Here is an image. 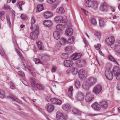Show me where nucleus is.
Returning <instances> with one entry per match:
<instances>
[{
  "mask_svg": "<svg viewBox=\"0 0 120 120\" xmlns=\"http://www.w3.org/2000/svg\"><path fill=\"white\" fill-rule=\"evenodd\" d=\"M115 38L113 37H110L107 38L105 41L107 44L111 48L115 49L117 46L115 44Z\"/></svg>",
  "mask_w": 120,
  "mask_h": 120,
  "instance_id": "nucleus-1",
  "label": "nucleus"
},
{
  "mask_svg": "<svg viewBox=\"0 0 120 120\" xmlns=\"http://www.w3.org/2000/svg\"><path fill=\"white\" fill-rule=\"evenodd\" d=\"M34 31L30 34V37L32 40H35L38 38L39 33V28L38 26L35 25L34 27Z\"/></svg>",
  "mask_w": 120,
  "mask_h": 120,
  "instance_id": "nucleus-2",
  "label": "nucleus"
},
{
  "mask_svg": "<svg viewBox=\"0 0 120 120\" xmlns=\"http://www.w3.org/2000/svg\"><path fill=\"white\" fill-rule=\"evenodd\" d=\"M105 75L106 78L109 80H111L113 78L112 72L110 69H107L105 72Z\"/></svg>",
  "mask_w": 120,
  "mask_h": 120,
  "instance_id": "nucleus-3",
  "label": "nucleus"
},
{
  "mask_svg": "<svg viewBox=\"0 0 120 120\" xmlns=\"http://www.w3.org/2000/svg\"><path fill=\"white\" fill-rule=\"evenodd\" d=\"M94 95L91 93L87 92L85 96L86 100L87 102H89L91 101L94 98Z\"/></svg>",
  "mask_w": 120,
  "mask_h": 120,
  "instance_id": "nucleus-4",
  "label": "nucleus"
},
{
  "mask_svg": "<svg viewBox=\"0 0 120 120\" xmlns=\"http://www.w3.org/2000/svg\"><path fill=\"white\" fill-rule=\"evenodd\" d=\"M102 90L101 86L100 85H96L94 87L93 89V92L96 95L98 94Z\"/></svg>",
  "mask_w": 120,
  "mask_h": 120,
  "instance_id": "nucleus-5",
  "label": "nucleus"
},
{
  "mask_svg": "<svg viewBox=\"0 0 120 120\" xmlns=\"http://www.w3.org/2000/svg\"><path fill=\"white\" fill-rule=\"evenodd\" d=\"M45 108L47 111L52 112L54 110V107L52 104L49 103L46 104Z\"/></svg>",
  "mask_w": 120,
  "mask_h": 120,
  "instance_id": "nucleus-6",
  "label": "nucleus"
},
{
  "mask_svg": "<svg viewBox=\"0 0 120 120\" xmlns=\"http://www.w3.org/2000/svg\"><path fill=\"white\" fill-rule=\"evenodd\" d=\"M99 104L101 107L103 109H106L108 107V104L107 101H106L102 100L99 103Z\"/></svg>",
  "mask_w": 120,
  "mask_h": 120,
  "instance_id": "nucleus-7",
  "label": "nucleus"
},
{
  "mask_svg": "<svg viewBox=\"0 0 120 120\" xmlns=\"http://www.w3.org/2000/svg\"><path fill=\"white\" fill-rule=\"evenodd\" d=\"M109 6L105 3L101 4L100 7V10L102 11H104L107 10L109 7Z\"/></svg>",
  "mask_w": 120,
  "mask_h": 120,
  "instance_id": "nucleus-8",
  "label": "nucleus"
},
{
  "mask_svg": "<svg viewBox=\"0 0 120 120\" xmlns=\"http://www.w3.org/2000/svg\"><path fill=\"white\" fill-rule=\"evenodd\" d=\"M88 81L89 82V83L91 86L95 84L97 80V79L95 78L91 77L88 79Z\"/></svg>",
  "mask_w": 120,
  "mask_h": 120,
  "instance_id": "nucleus-9",
  "label": "nucleus"
},
{
  "mask_svg": "<svg viewBox=\"0 0 120 120\" xmlns=\"http://www.w3.org/2000/svg\"><path fill=\"white\" fill-rule=\"evenodd\" d=\"M33 86L34 88H37L40 90H43L44 89V87L42 85L38 83L34 84Z\"/></svg>",
  "mask_w": 120,
  "mask_h": 120,
  "instance_id": "nucleus-10",
  "label": "nucleus"
},
{
  "mask_svg": "<svg viewBox=\"0 0 120 120\" xmlns=\"http://www.w3.org/2000/svg\"><path fill=\"white\" fill-rule=\"evenodd\" d=\"M64 64L66 67H69L72 66L73 64V62L71 60H68L64 61Z\"/></svg>",
  "mask_w": 120,
  "mask_h": 120,
  "instance_id": "nucleus-11",
  "label": "nucleus"
},
{
  "mask_svg": "<svg viewBox=\"0 0 120 120\" xmlns=\"http://www.w3.org/2000/svg\"><path fill=\"white\" fill-rule=\"evenodd\" d=\"M82 54L80 53H74L72 55L71 58L73 60H77L80 58Z\"/></svg>",
  "mask_w": 120,
  "mask_h": 120,
  "instance_id": "nucleus-12",
  "label": "nucleus"
},
{
  "mask_svg": "<svg viewBox=\"0 0 120 120\" xmlns=\"http://www.w3.org/2000/svg\"><path fill=\"white\" fill-rule=\"evenodd\" d=\"M91 106L93 108L96 110H100L101 109V107L99 104L95 103L92 104Z\"/></svg>",
  "mask_w": 120,
  "mask_h": 120,
  "instance_id": "nucleus-13",
  "label": "nucleus"
},
{
  "mask_svg": "<svg viewBox=\"0 0 120 120\" xmlns=\"http://www.w3.org/2000/svg\"><path fill=\"white\" fill-rule=\"evenodd\" d=\"M79 75L80 78L83 79L84 78L85 75L84 70L83 69L80 70L79 71Z\"/></svg>",
  "mask_w": 120,
  "mask_h": 120,
  "instance_id": "nucleus-14",
  "label": "nucleus"
},
{
  "mask_svg": "<svg viewBox=\"0 0 120 120\" xmlns=\"http://www.w3.org/2000/svg\"><path fill=\"white\" fill-rule=\"evenodd\" d=\"M76 98L79 101H82L84 99V96L81 93H79L77 94Z\"/></svg>",
  "mask_w": 120,
  "mask_h": 120,
  "instance_id": "nucleus-15",
  "label": "nucleus"
},
{
  "mask_svg": "<svg viewBox=\"0 0 120 120\" xmlns=\"http://www.w3.org/2000/svg\"><path fill=\"white\" fill-rule=\"evenodd\" d=\"M73 32V29L71 28H69L66 30L65 34L67 36H70L72 35Z\"/></svg>",
  "mask_w": 120,
  "mask_h": 120,
  "instance_id": "nucleus-16",
  "label": "nucleus"
},
{
  "mask_svg": "<svg viewBox=\"0 0 120 120\" xmlns=\"http://www.w3.org/2000/svg\"><path fill=\"white\" fill-rule=\"evenodd\" d=\"M14 46L15 47V51L16 52L17 54L18 55L19 58L21 60H22L23 59V57L19 53V52L18 51L19 47L16 44H14Z\"/></svg>",
  "mask_w": 120,
  "mask_h": 120,
  "instance_id": "nucleus-17",
  "label": "nucleus"
},
{
  "mask_svg": "<svg viewBox=\"0 0 120 120\" xmlns=\"http://www.w3.org/2000/svg\"><path fill=\"white\" fill-rule=\"evenodd\" d=\"M62 108L64 110L68 111L71 110V108L70 105H62Z\"/></svg>",
  "mask_w": 120,
  "mask_h": 120,
  "instance_id": "nucleus-18",
  "label": "nucleus"
},
{
  "mask_svg": "<svg viewBox=\"0 0 120 120\" xmlns=\"http://www.w3.org/2000/svg\"><path fill=\"white\" fill-rule=\"evenodd\" d=\"M53 35L54 38L57 40L59 39L60 37V33L57 31H55L54 32Z\"/></svg>",
  "mask_w": 120,
  "mask_h": 120,
  "instance_id": "nucleus-19",
  "label": "nucleus"
},
{
  "mask_svg": "<svg viewBox=\"0 0 120 120\" xmlns=\"http://www.w3.org/2000/svg\"><path fill=\"white\" fill-rule=\"evenodd\" d=\"M44 15L45 18L48 19L52 17V14L49 11H47L44 13Z\"/></svg>",
  "mask_w": 120,
  "mask_h": 120,
  "instance_id": "nucleus-20",
  "label": "nucleus"
},
{
  "mask_svg": "<svg viewBox=\"0 0 120 120\" xmlns=\"http://www.w3.org/2000/svg\"><path fill=\"white\" fill-rule=\"evenodd\" d=\"M91 86L89 83L87 82H85L82 84V87L85 89H88Z\"/></svg>",
  "mask_w": 120,
  "mask_h": 120,
  "instance_id": "nucleus-21",
  "label": "nucleus"
},
{
  "mask_svg": "<svg viewBox=\"0 0 120 120\" xmlns=\"http://www.w3.org/2000/svg\"><path fill=\"white\" fill-rule=\"evenodd\" d=\"M113 71L115 75L120 73V68L118 67H115L113 69Z\"/></svg>",
  "mask_w": 120,
  "mask_h": 120,
  "instance_id": "nucleus-22",
  "label": "nucleus"
},
{
  "mask_svg": "<svg viewBox=\"0 0 120 120\" xmlns=\"http://www.w3.org/2000/svg\"><path fill=\"white\" fill-rule=\"evenodd\" d=\"M52 103L54 104L58 105H60L61 104V101L60 100L56 98H53L52 99Z\"/></svg>",
  "mask_w": 120,
  "mask_h": 120,
  "instance_id": "nucleus-23",
  "label": "nucleus"
},
{
  "mask_svg": "<svg viewBox=\"0 0 120 120\" xmlns=\"http://www.w3.org/2000/svg\"><path fill=\"white\" fill-rule=\"evenodd\" d=\"M6 98H11L12 99L13 101H16L17 102L20 103H21L22 102L19 99L16 98L15 97L13 96H11L10 97H7Z\"/></svg>",
  "mask_w": 120,
  "mask_h": 120,
  "instance_id": "nucleus-24",
  "label": "nucleus"
},
{
  "mask_svg": "<svg viewBox=\"0 0 120 120\" xmlns=\"http://www.w3.org/2000/svg\"><path fill=\"white\" fill-rule=\"evenodd\" d=\"M56 12L59 14H60L64 13V8L61 7L57 8L56 10Z\"/></svg>",
  "mask_w": 120,
  "mask_h": 120,
  "instance_id": "nucleus-25",
  "label": "nucleus"
},
{
  "mask_svg": "<svg viewBox=\"0 0 120 120\" xmlns=\"http://www.w3.org/2000/svg\"><path fill=\"white\" fill-rule=\"evenodd\" d=\"M44 8L42 4H38L37 7L36 11L37 12H39L43 10Z\"/></svg>",
  "mask_w": 120,
  "mask_h": 120,
  "instance_id": "nucleus-26",
  "label": "nucleus"
},
{
  "mask_svg": "<svg viewBox=\"0 0 120 120\" xmlns=\"http://www.w3.org/2000/svg\"><path fill=\"white\" fill-rule=\"evenodd\" d=\"M73 89L72 87H70L68 89V94L69 97L71 98H72V91H73Z\"/></svg>",
  "mask_w": 120,
  "mask_h": 120,
  "instance_id": "nucleus-27",
  "label": "nucleus"
},
{
  "mask_svg": "<svg viewBox=\"0 0 120 120\" xmlns=\"http://www.w3.org/2000/svg\"><path fill=\"white\" fill-rule=\"evenodd\" d=\"M44 24L47 27H50L52 25V23L50 21L47 20L44 21Z\"/></svg>",
  "mask_w": 120,
  "mask_h": 120,
  "instance_id": "nucleus-28",
  "label": "nucleus"
},
{
  "mask_svg": "<svg viewBox=\"0 0 120 120\" xmlns=\"http://www.w3.org/2000/svg\"><path fill=\"white\" fill-rule=\"evenodd\" d=\"M38 48L40 50H42L44 49V47L42 43L39 41L36 42Z\"/></svg>",
  "mask_w": 120,
  "mask_h": 120,
  "instance_id": "nucleus-29",
  "label": "nucleus"
},
{
  "mask_svg": "<svg viewBox=\"0 0 120 120\" xmlns=\"http://www.w3.org/2000/svg\"><path fill=\"white\" fill-rule=\"evenodd\" d=\"M74 41V37L73 36H71L68 38L67 41V43L69 44H72Z\"/></svg>",
  "mask_w": 120,
  "mask_h": 120,
  "instance_id": "nucleus-30",
  "label": "nucleus"
},
{
  "mask_svg": "<svg viewBox=\"0 0 120 120\" xmlns=\"http://www.w3.org/2000/svg\"><path fill=\"white\" fill-rule=\"evenodd\" d=\"M99 26L100 27H103L105 26V22L103 19L101 18L99 19Z\"/></svg>",
  "mask_w": 120,
  "mask_h": 120,
  "instance_id": "nucleus-31",
  "label": "nucleus"
},
{
  "mask_svg": "<svg viewBox=\"0 0 120 120\" xmlns=\"http://www.w3.org/2000/svg\"><path fill=\"white\" fill-rule=\"evenodd\" d=\"M64 116L63 115L61 112H57L56 117L58 120L61 118L64 117Z\"/></svg>",
  "mask_w": 120,
  "mask_h": 120,
  "instance_id": "nucleus-32",
  "label": "nucleus"
},
{
  "mask_svg": "<svg viewBox=\"0 0 120 120\" xmlns=\"http://www.w3.org/2000/svg\"><path fill=\"white\" fill-rule=\"evenodd\" d=\"M56 28L58 30L62 31L64 29L65 27L63 25H59L56 26Z\"/></svg>",
  "mask_w": 120,
  "mask_h": 120,
  "instance_id": "nucleus-33",
  "label": "nucleus"
},
{
  "mask_svg": "<svg viewBox=\"0 0 120 120\" xmlns=\"http://www.w3.org/2000/svg\"><path fill=\"white\" fill-rule=\"evenodd\" d=\"M35 22V21L34 18H32L31 19V26L30 29L32 30L34 29V27L35 25H34V24ZM36 26H37V25Z\"/></svg>",
  "mask_w": 120,
  "mask_h": 120,
  "instance_id": "nucleus-34",
  "label": "nucleus"
},
{
  "mask_svg": "<svg viewBox=\"0 0 120 120\" xmlns=\"http://www.w3.org/2000/svg\"><path fill=\"white\" fill-rule=\"evenodd\" d=\"M72 111L75 114L78 115H81V112L78 109H74Z\"/></svg>",
  "mask_w": 120,
  "mask_h": 120,
  "instance_id": "nucleus-35",
  "label": "nucleus"
},
{
  "mask_svg": "<svg viewBox=\"0 0 120 120\" xmlns=\"http://www.w3.org/2000/svg\"><path fill=\"white\" fill-rule=\"evenodd\" d=\"M5 13L4 11H1L0 12V19L2 21H3L5 19Z\"/></svg>",
  "mask_w": 120,
  "mask_h": 120,
  "instance_id": "nucleus-36",
  "label": "nucleus"
},
{
  "mask_svg": "<svg viewBox=\"0 0 120 120\" xmlns=\"http://www.w3.org/2000/svg\"><path fill=\"white\" fill-rule=\"evenodd\" d=\"M91 2V0H88L85 3V5L88 7H90L91 5L90 3Z\"/></svg>",
  "mask_w": 120,
  "mask_h": 120,
  "instance_id": "nucleus-37",
  "label": "nucleus"
},
{
  "mask_svg": "<svg viewBox=\"0 0 120 120\" xmlns=\"http://www.w3.org/2000/svg\"><path fill=\"white\" fill-rule=\"evenodd\" d=\"M75 86L77 88H79L80 86V82L79 81L78 79H77L76 80Z\"/></svg>",
  "mask_w": 120,
  "mask_h": 120,
  "instance_id": "nucleus-38",
  "label": "nucleus"
},
{
  "mask_svg": "<svg viewBox=\"0 0 120 120\" xmlns=\"http://www.w3.org/2000/svg\"><path fill=\"white\" fill-rule=\"evenodd\" d=\"M108 59H109L110 61L114 62L115 63L117 64V65H118V63L115 61V59H114L112 56H110L108 58Z\"/></svg>",
  "mask_w": 120,
  "mask_h": 120,
  "instance_id": "nucleus-39",
  "label": "nucleus"
},
{
  "mask_svg": "<svg viewBox=\"0 0 120 120\" xmlns=\"http://www.w3.org/2000/svg\"><path fill=\"white\" fill-rule=\"evenodd\" d=\"M61 57L64 59H66L68 57V55L65 53L62 54L61 55Z\"/></svg>",
  "mask_w": 120,
  "mask_h": 120,
  "instance_id": "nucleus-40",
  "label": "nucleus"
},
{
  "mask_svg": "<svg viewBox=\"0 0 120 120\" xmlns=\"http://www.w3.org/2000/svg\"><path fill=\"white\" fill-rule=\"evenodd\" d=\"M33 60L36 64H38L39 63L42 64V63L40 60L38 59L34 58L33 59Z\"/></svg>",
  "mask_w": 120,
  "mask_h": 120,
  "instance_id": "nucleus-41",
  "label": "nucleus"
},
{
  "mask_svg": "<svg viewBox=\"0 0 120 120\" xmlns=\"http://www.w3.org/2000/svg\"><path fill=\"white\" fill-rule=\"evenodd\" d=\"M25 3L23 1H21L19 2L18 3L19 8L21 10H22V6Z\"/></svg>",
  "mask_w": 120,
  "mask_h": 120,
  "instance_id": "nucleus-42",
  "label": "nucleus"
},
{
  "mask_svg": "<svg viewBox=\"0 0 120 120\" xmlns=\"http://www.w3.org/2000/svg\"><path fill=\"white\" fill-rule=\"evenodd\" d=\"M4 92L2 90L0 91V97L1 98H3L5 96Z\"/></svg>",
  "mask_w": 120,
  "mask_h": 120,
  "instance_id": "nucleus-43",
  "label": "nucleus"
},
{
  "mask_svg": "<svg viewBox=\"0 0 120 120\" xmlns=\"http://www.w3.org/2000/svg\"><path fill=\"white\" fill-rule=\"evenodd\" d=\"M91 23L92 24L94 25H95L97 24L96 21L94 18H93L92 19Z\"/></svg>",
  "mask_w": 120,
  "mask_h": 120,
  "instance_id": "nucleus-44",
  "label": "nucleus"
},
{
  "mask_svg": "<svg viewBox=\"0 0 120 120\" xmlns=\"http://www.w3.org/2000/svg\"><path fill=\"white\" fill-rule=\"evenodd\" d=\"M61 43L62 45L65 44L66 42V40L64 38H62L61 40Z\"/></svg>",
  "mask_w": 120,
  "mask_h": 120,
  "instance_id": "nucleus-45",
  "label": "nucleus"
},
{
  "mask_svg": "<svg viewBox=\"0 0 120 120\" xmlns=\"http://www.w3.org/2000/svg\"><path fill=\"white\" fill-rule=\"evenodd\" d=\"M0 54L2 56L5 54L4 50L0 46Z\"/></svg>",
  "mask_w": 120,
  "mask_h": 120,
  "instance_id": "nucleus-46",
  "label": "nucleus"
},
{
  "mask_svg": "<svg viewBox=\"0 0 120 120\" xmlns=\"http://www.w3.org/2000/svg\"><path fill=\"white\" fill-rule=\"evenodd\" d=\"M90 3L94 7H96L98 5L97 2L95 1H92Z\"/></svg>",
  "mask_w": 120,
  "mask_h": 120,
  "instance_id": "nucleus-47",
  "label": "nucleus"
},
{
  "mask_svg": "<svg viewBox=\"0 0 120 120\" xmlns=\"http://www.w3.org/2000/svg\"><path fill=\"white\" fill-rule=\"evenodd\" d=\"M62 22L65 23L67 21V18L66 16H64L62 17Z\"/></svg>",
  "mask_w": 120,
  "mask_h": 120,
  "instance_id": "nucleus-48",
  "label": "nucleus"
},
{
  "mask_svg": "<svg viewBox=\"0 0 120 120\" xmlns=\"http://www.w3.org/2000/svg\"><path fill=\"white\" fill-rule=\"evenodd\" d=\"M62 17L61 16H57L55 18V20L56 21L59 22L61 21Z\"/></svg>",
  "mask_w": 120,
  "mask_h": 120,
  "instance_id": "nucleus-49",
  "label": "nucleus"
},
{
  "mask_svg": "<svg viewBox=\"0 0 120 120\" xmlns=\"http://www.w3.org/2000/svg\"><path fill=\"white\" fill-rule=\"evenodd\" d=\"M64 50L65 51L68 52L71 51V47L70 46H67L65 47L64 49Z\"/></svg>",
  "mask_w": 120,
  "mask_h": 120,
  "instance_id": "nucleus-50",
  "label": "nucleus"
},
{
  "mask_svg": "<svg viewBox=\"0 0 120 120\" xmlns=\"http://www.w3.org/2000/svg\"><path fill=\"white\" fill-rule=\"evenodd\" d=\"M10 84V88L11 89H13L15 88V85L14 83L11 82L10 81L9 82Z\"/></svg>",
  "mask_w": 120,
  "mask_h": 120,
  "instance_id": "nucleus-51",
  "label": "nucleus"
},
{
  "mask_svg": "<svg viewBox=\"0 0 120 120\" xmlns=\"http://www.w3.org/2000/svg\"><path fill=\"white\" fill-rule=\"evenodd\" d=\"M61 42H57V47L58 49H59L61 47Z\"/></svg>",
  "mask_w": 120,
  "mask_h": 120,
  "instance_id": "nucleus-52",
  "label": "nucleus"
},
{
  "mask_svg": "<svg viewBox=\"0 0 120 120\" xmlns=\"http://www.w3.org/2000/svg\"><path fill=\"white\" fill-rule=\"evenodd\" d=\"M18 74L20 76L24 77L25 76V74L22 71H20L18 72Z\"/></svg>",
  "mask_w": 120,
  "mask_h": 120,
  "instance_id": "nucleus-53",
  "label": "nucleus"
},
{
  "mask_svg": "<svg viewBox=\"0 0 120 120\" xmlns=\"http://www.w3.org/2000/svg\"><path fill=\"white\" fill-rule=\"evenodd\" d=\"M30 81L31 83L34 84V83L36 81V80L34 78L31 77L30 79Z\"/></svg>",
  "mask_w": 120,
  "mask_h": 120,
  "instance_id": "nucleus-54",
  "label": "nucleus"
},
{
  "mask_svg": "<svg viewBox=\"0 0 120 120\" xmlns=\"http://www.w3.org/2000/svg\"><path fill=\"white\" fill-rule=\"evenodd\" d=\"M116 78L117 80H120V73L115 75Z\"/></svg>",
  "mask_w": 120,
  "mask_h": 120,
  "instance_id": "nucleus-55",
  "label": "nucleus"
},
{
  "mask_svg": "<svg viewBox=\"0 0 120 120\" xmlns=\"http://www.w3.org/2000/svg\"><path fill=\"white\" fill-rule=\"evenodd\" d=\"M95 46L96 49L97 50H98L100 48L101 45L100 44H98L96 45H95Z\"/></svg>",
  "mask_w": 120,
  "mask_h": 120,
  "instance_id": "nucleus-56",
  "label": "nucleus"
},
{
  "mask_svg": "<svg viewBox=\"0 0 120 120\" xmlns=\"http://www.w3.org/2000/svg\"><path fill=\"white\" fill-rule=\"evenodd\" d=\"M56 0H47V2L49 4H52Z\"/></svg>",
  "mask_w": 120,
  "mask_h": 120,
  "instance_id": "nucleus-57",
  "label": "nucleus"
},
{
  "mask_svg": "<svg viewBox=\"0 0 120 120\" xmlns=\"http://www.w3.org/2000/svg\"><path fill=\"white\" fill-rule=\"evenodd\" d=\"M56 68L55 66H53L52 68V72H54L56 71Z\"/></svg>",
  "mask_w": 120,
  "mask_h": 120,
  "instance_id": "nucleus-58",
  "label": "nucleus"
},
{
  "mask_svg": "<svg viewBox=\"0 0 120 120\" xmlns=\"http://www.w3.org/2000/svg\"><path fill=\"white\" fill-rule=\"evenodd\" d=\"M21 17L22 19H25L26 18V16L24 14H22L21 15Z\"/></svg>",
  "mask_w": 120,
  "mask_h": 120,
  "instance_id": "nucleus-59",
  "label": "nucleus"
},
{
  "mask_svg": "<svg viewBox=\"0 0 120 120\" xmlns=\"http://www.w3.org/2000/svg\"><path fill=\"white\" fill-rule=\"evenodd\" d=\"M51 98L49 96H48L46 98V100L48 102H49L51 100Z\"/></svg>",
  "mask_w": 120,
  "mask_h": 120,
  "instance_id": "nucleus-60",
  "label": "nucleus"
},
{
  "mask_svg": "<svg viewBox=\"0 0 120 120\" xmlns=\"http://www.w3.org/2000/svg\"><path fill=\"white\" fill-rule=\"evenodd\" d=\"M33 68L32 66H30L28 67L29 70L30 71H31L33 70Z\"/></svg>",
  "mask_w": 120,
  "mask_h": 120,
  "instance_id": "nucleus-61",
  "label": "nucleus"
},
{
  "mask_svg": "<svg viewBox=\"0 0 120 120\" xmlns=\"http://www.w3.org/2000/svg\"><path fill=\"white\" fill-rule=\"evenodd\" d=\"M4 8L6 9H10V7L8 5H5L4 6Z\"/></svg>",
  "mask_w": 120,
  "mask_h": 120,
  "instance_id": "nucleus-62",
  "label": "nucleus"
},
{
  "mask_svg": "<svg viewBox=\"0 0 120 120\" xmlns=\"http://www.w3.org/2000/svg\"><path fill=\"white\" fill-rule=\"evenodd\" d=\"M85 61L84 60H80L79 63L81 64H83L85 63Z\"/></svg>",
  "mask_w": 120,
  "mask_h": 120,
  "instance_id": "nucleus-63",
  "label": "nucleus"
},
{
  "mask_svg": "<svg viewBox=\"0 0 120 120\" xmlns=\"http://www.w3.org/2000/svg\"><path fill=\"white\" fill-rule=\"evenodd\" d=\"M96 35L98 38H99L100 37V34L99 33H97L96 34Z\"/></svg>",
  "mask_w": 120,
  "mask_h": 120,
  "instance_id": "nucleus-64",
  "label": "nucleus"
}]
</instances>
